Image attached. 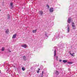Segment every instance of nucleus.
<instances>
[{"mask_svg": "<svg viewBox=\"0 0 77 77\" xmlns=\"http://www.w3.org/2000/svg\"><path fill=\"white\" fill-rule=\"evenodd\" d=\"M57 50V47H55L54 48H53V51H54V57H55L56 60L57 61L59 60L58 59V57L57 56L56 57V51Z\"/></svg>", "mask_w": 77, "mask_h": 77, "instance_id": "1", "label": "nucleus"}, {"mask_svg": "<svg viewBox=\"0 0 77 77\" xmlns=\"http://www.w3.org/2000/svg\"><path fill=\"white\" fill-rule=\"evenodd\" d=\"M66 28L67 30V33H69V32H70V26H69V24H67Z\"/></svg>", "mask_w": 77, "mask_h": 77, "instance_id": "2", "label": "nucleus"}, {"mask_svg": "<svg viewBox=\"0 0 77 77\" xmlns=\"http://www.w3.org/2000/svg\"><path fill=\"white\" fill-rule=\"evenodd\" d=\"M72 29L74 30L75 29V24L74 22H72Z\"/></svg>", "mask_w": 77, "mask_h": 77, "instance_id": "3", "label": "nucleus"}, {"mask_svg": "<svg viewBox=\"0 0 77 77\" xmlns=\"http://www.w3.org/2000/svg\"><path fill=\"white\" fill-rule=\"evenodd\" d=\"M55 38H60V36H59V34L57 32L56 33Z\"/></svg>", "mask_w": 77, "mask_h": 77, "instance_id": "4", "label": "nucleus"}, {"mask_svg": "<svg viewBox=\"0 0 77 77\" xmlns=\"http://www.w3.org/2000/svg\"><path fill=\"white\" fill-rule=\"evenodd\" d=\"M71 17H69L68 18V20H67V23H71Z\"/></svg>", "mask_w": 77, "mask_h": 77, "instance_id": "5", "label": "nucleus"}, {"mask_svg": "<svg viewBox=\"0 0 77 77\" xmlns=\"http://www.w3.org/2000/svg\"><path fill=\"white\" fill-rule=\"evenodd\" d=\"M60 73L58 71H54V74H55L56 75H59Z\"/></svg>", "mask_w": 77, "mask_h": 77, "instance_id": "6", "label": "nucleus"}, {"mask_svg": "<svg viewBox=\"0 0 77 77\" xmlns=\"http://www.w3.org/2000/svg\"><path fill=\"white\" fill-rule=\"evenodd\" d=\"M50 12H53L54 11V10L53 9V8H51L49 10Z\"/></svg>", "mask_w": 77, "mask_h": 77, "instance_id": "7", "label": "nucleus"}, {"mask_svg": "<svg viewBox=\"0 0 77 77\" xmlns=\"http://www.w3.org/2000/svg\"><path fill=\"white\" fill-rule=\"evenodd\" d=\"M45 36L46 38H48V36H49V34H48L47 33L45 32Z\"/></svg>", "mask_w": 77, "mask_h": 77, "instance_id": "8", "label": "nucleus"}, {"mask_svg": "<svg viewBox=\"0 0 77 77\" xmlns=\"http://www.w3.org/2000/svg\"><path fill=\"white\" fill-rule=\"evenodd\" d=\"M23 59L25 61H26L27 60V58H26V56L25 55L23 57Z\"/></svg>", "mask_w": 77, "mask_h": 77, "instance_id": "9", "label": "nucleus"}, {"mask_svg": "<svg viewBox=\"0 0 77 77\" xmlns=\"http://www.w3.org/2000/svg\"><path fill=\"white\" fill-rule=\"evenodd\" d=\"M10 5L11 6V8L12 9L14 8V5H13V3L11 2L10 3Z\"/></svg>", "mask_w": 77, "mask_h": 77, "instance_id": "10", "label": "nucleus"}, {"mask_svg": "<svg viewBox=\"0 0 77 77\" xmlns=\"http://www.w3.org/2000/svg\"><path fill=\"white\" fill-rule=\"evenodd\" d=\"M44 74V71H42V73L40 74V76L41 77H43V74Z\"/></svg>", "mask_w": 77, "mask_h": 77, "instance_id": "11", "label": "nucleus"}, {"mask_svg": "<svg viewBox=\"0 0 77 77\" xmlns=\"http://www.w3.org/2000/svg\"><path fill=\"white\" fill-rule=\"evenodd\" d=\"M21 46L22 47L25 48H26L27 47V45H21Z\"/></svg>", "mask_w": 77, "mask_h": 77, "instance_id": "12", "label": "nucleus"}, {"mask_svg": "<svg viewBox=\"0 0 77 77\" xmlns=\"http://www.w3.org/2000/svg\"><path fill=\"white\" fill-rule=\"evenodd\" d=\"M45 77H48V74L47 73H44V75Z\"/></svg>", "mask_w": 77, "mask_h": 77, "instance_id": "13", "label": "nucleus"}, {"mask_svg": "<svg viewBox=\"0 0 77 77\" xmlns=\"http://www.w3.org/2000/svg\"><path fill=\"white\" fill-rule=\"evenodd\" d=\"M16 36H17V34H14L12 38H14V39H15V38H16Z\"/></svg>", "mask_w": 77, "mask_h": 77, "instance_id": "14", "label": "nucleus"}, {"mask_svg": "<svg viewBox=\"0 0 77 77\" xmlns=\"http://www.w3.org/2000/svg\"><path fill=\"white\" fill-rule=\"evenodd\" d=\"M39 13L41 14V15L43 14V12H42V11H39Z\"/></svg>", "mask_w": 77, "mask_h": 77, "instance_id": "15", "label": "nucleus"}, {"mask_svg": "<svg viewBox=\"0 0 77 77\" xmlns=\"http://www.w3.org/2000/svg\"><path fill=\"white\" fill-rule=\"evenodd\" d=\"M70 54L71 55V56H72V57H74V53H73L72 54H71V53H70Z\"/></svg>", "mask_w": 77, "mask_h": 77, "instance_id": "16", "label": "nucleus"}, {"mask_svg": "<svg viewBox=\"0 0 77 77\" xmlns=\"http://www.w3.org/2000/svg\"><path fill=\"white\" fill-rule=\"evenodd\" d=\"M32 32H33V33H36V30H33Z\"/></svg>", "mask_w": 77, "mask_h": 77, "instance_id": "17", "label": "nucleus"}, {"mask_svg": "<svg viewBox=\"0 0 77 77\" xmlns=\"http://www.w3.org/2000/svg\"><path fill=\"white\" fill-rule=\"evenodd\" d=\"M22 71H25V70L26 69L25 68V67H23L22 68Z\"/></svg>", "mask_w": 77, "mask_h": 77, "instance_id": "18", "label": "nucleus"}, {"mask_svg": "<svg viewBox=\"0 0 77 77\" xmlns=\"http://www.w3.org/2000/svg\"><path fill=\"white\" fill-rule=\"evenodd\" d=\"M63 63H66V62H67V61L65 60H63Z\"/></svg>", "mask_w": 77, "mask_h": 77, "instance_id": "19", "label": "nucleus"}, {"mask_svg": "<svg viewBox=\"0 0 77 77\" xmlns=\"http://www.w3.org/2000/svg\"><path fill=\"white\" fill-rule=\"evenodd\" d=\"M9 31V29H7L5 31L6 33H8Z\"/></svg>", "mask_w": 77, "mask_h": 77, "instance_id": "20", "label": "nucleus"}, {"mask_svg": "<svg viewBox=\"0 0 77 77\" xmlns=\"http://www.w3.org/2000/svg\"><path fill=\"white\" fill-rule=\"evenodd\" d=\"M39 71H40V69H38V70L37 71V73H39Z\"/></svg>", "mask_w": 77, "mask_h": 77, "instance_id": "21", "label": "nucleus"}, {"mask_svg": "<svg viewBox=\"0 0 77 77\" xmlns=\"http://www.w3.org/2000/svg\"><path fill=\"white\" fill-rule=\"evenodd\" d=\"M67 63L69 64H72V63L71 62H68Z\"/></svg>", "mask_w": 77, "mask_h": 77, "instance_id": "22", "label": "nucleus"}, {"mask_svg": "<svg viewBox=\"0 0 77 77\" xmlns=\"http://www.w3.org/2000/svg\"><path fill=\"white\" fill-rule=\"evenodd\" d=\"M4 50H5V48L3 47L2 48V51H3Z\"/></svg>", "mask_w": 77, "mask_h": 77, "instance_id": "23", "label": "nucleus"}, {"mask_svg": "<svg viewBox=\"0 0 77 77\" xmlns=\"http://www.w3.org/2000/svg\"><path fill=\"white\" fill-rule=\"evenodd\" d=\"M55 38H56L55 37V38H52V41H55Z\"/></svg>", "mask_w": 77, "mask_h": 77, "instance_id": "24", "label": "nucleus"}, {"mask_svg": "<svg viewBox=\"0 0 77 77\" xmlns=\"http://www.w3.org/2000/svg\"><path fill=\"white\" fill-rule=\"evenodd\" d=\"M39 44L40 45V47H42V43H39Z\"/></svg>", "mask_w": 77, "mask_h": 77, "instance_id": "25", "label": "nucleus"}, {"mask_svg": "<svg viewBox=\"0 0 77 77\" xmlns=\"http://www.w3.org/2000/svg\"><path fill=\"white\" fill-rule=\"evenodd\" d=\"M47 7L48 8H50V7H49V5H46Z\"/></svg>", "mask_w": 77, "mask_h": 77, "instance_id": "26", "label": "nucleus"}, {"mask_svg": "<svg viewBox=\"0 0 77 77\" xmlns=\"http://www.w3.org/2000/svg\"><path fill=\"white\" fill-rule=\"evenodd\" d=\"M54 24V23H52V25H51V26H53V25Z\"/></svg>", "mask_w": 77, "mask_h": 77, "instance_id": "27", "label": "nucleus"}, {"mask_svg": "<svg viewBox=\"0 0 77 77\" xmlns=\"http://www.w3.org/2000/svg\"><path fill=\"white\" fill-rule=\"evenodd\" d=\"M7 18H8V19H10V17H9V16Z\"/></svg>", "mask_w": 77, "mask_h": 77, "instance_id": "28", "label": "nucleus"}, {"mask_svg": "<svg viewBox=\"0 0 77 77\" xmlns=\"http://www.w3.org/2000/svg\"><path fill=\"white\" fill-rule=\"evenodd\" d=\"M59 62H62V60H60Z\"/></svg>", "mask_w": 77, "mask_h": 77, "instance_id": "29", "label": "nucleus"}, {"mask_svg": "<svg viewBox=\"0 0 77 77\" xmlns=\"http://www.w3.org/2000/svg\"><path fill=\"white\" fill-rule=\"evenodd\" d=\"M11 72V70H10V71L9 72Z\"/></svg>", "mask_w": 77, "mask_h": 77, "instance_id": "30", "label": "nucleus"}, {"mask_svg": "<svg viewBox=\"0 0 77 77\" xmlns=\"http://www.w3.org/2000/svg\"><path fill=\"white\" fill-rule=\"evenodd\" d=\"M69 11H70V9H69Z\"/></svg>", "mask_w": 77, "mask_h": 77, "instance_id": "31", "label": "nucleus"}, {"mask_svg": "<svg viewBox=\"0 0 77 77\" xmlns=\"http://www.w3.org/2000/svg\"><path fill=\"white\" fill-rule=\"evenodd\" d=\"M0 11H1V10L0 9Z\"/></svg>", "mask_w": 77, "mask_h": 77, "instance_id": "32", "label": "nucleus"}, {"mask_svg": "<svg viewBox=\"0 0 77 77\" xmlns=\"http://www.w3.org/2000/svg\"><path fill=\"white\" fill-rule=\"evenodd\" d=\"M1 73V72L0 71V74Z\"/></svg>", "mask_w": 77, "mask_h": 77, "instance_id": "33", "label": "nucleus"}, {"mask_svg": "<svg viewBox=\"0 0 77 77\" xmlns=\"http://www.w3.org/2000/svg\"><path fill=\"white\" fill-rule=\"evenodd\" d=\"M61 69V70L62 69Z\"/></svg>", "mask_w": 77, "mask_h": 77, "instance_id": "34", "label": "nucleus"}]
</instances>
